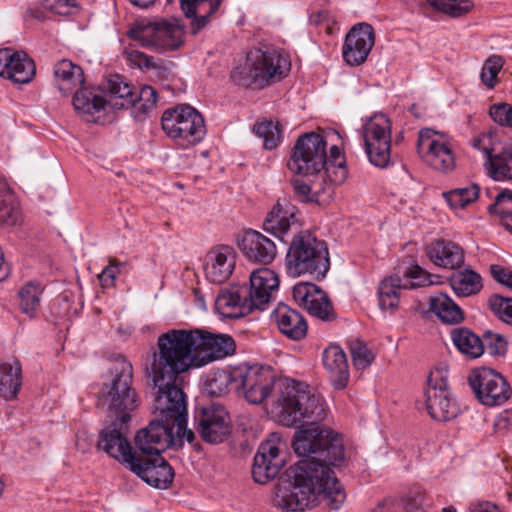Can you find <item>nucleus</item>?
Returning <instances> with one entry per match:
<instances>
[{
    "instance_id": "nucleus-1",
    "label": "nucleus",
    "mask_w": 512,
    "mask_h": 512,
    "mask_svg": "<svg viewBox=\"0 0 512 512\" xmlns=\"http://www.w3.org/2000/svg\"><path fill=\"white\" fill-rule=\"evenodd\" d=\"M271 409L283 426L303 423L295 432L292 446L296 454L306 457L279 477L274 505L287 512H302L318 502L339 509L346 494L331 466L344 461V446L337 433L319 426L329 413L323 398L292 380L279 385Z\"/></svg>"
},
{
    "instance_id": "nucleus-2",
    "label": "nucleus",
    "mask_w": 512,
    "mask_h": 512,
    "mask_svg": "<svg viewBox=\"0 0 512 512\" xmlns=\"http://www.w3.org/2000/svg\"><path fill=\"white\" fill-rule=\"evenodd\" d=\"M174 441L168 429L157 423L139 430L134 438L139 453L127 468L152 487L169 488L174 479V471L161 453Z\"/></svg>"
},
{
    "instance_id": "nucleus-3",
    "label": "nucleus",
    "mask_w": 512,
    "mask_h": 512,
    "mask_svg": "<svg viewBox=\"0 0 512 512\" xmlns=\"http://www.w3.org/2000/svg\"><path fill=\"white\" fill-rule=\"evenodd\" d=\"M196 343L197 339L190 331L173 329L161 334L157 341L158 350L153 353L152 363L146 369L152 382L163 385V380L171 382L191 365L196 366L197 357L191 356Z\"/></svg>"
},
{
    "instance_id": "nucleus-4",
    "label": "nucleus",
    "mask_w": 512,
    "mask_h": 512,
    "mask_svg": "<svg viewBox=\"0 0 512 512\" xmlns=\"http://www.w3.org/2000/svg\"><path fill=\"white\" fill-rule=\"evenodd\" d=\"M140 396L134 387L133 366L119 355L102 383L97 406L106 409L109 417L131 421V413L139 407Z\"/></svg>"
},
{
    "instance_id": "nucleus-5",
    "label": "nucleus",
    "mask_w": 512,
    "mask_h": 512,
    "mask_svg": "<svg viewBox=\"0 0 512 512\" xmlns=\"http://www.w3.org/2000/svg\"><path fill=\"white\" fill-rule=\"evenodd\" d=\"M330 268L329 252L324 241L309 231L293 235L285 257V269L289 276L310 275L323 279Z\"/></svg>"
},
{
    "instance_id": "nucleus-6",
    "label": "nucleus",
    "mask_w": 512,
    "mask_h": 512,
    "mask_svg": "<svg viewBox=\"0 0 512 512\" xmlns=\"http://www.w3.org/2000/svg\"><path fill=\"white\" fill-rule=\"evenodd\" d=\"M290 67L288 58L276 50L251 51L245 62L231 72V79L243 87L262 89L281 80Z\"/></svg>"
},
{
    "instance_id": "nucleus-7",
    "label": "nucleus",
    "mask_w": 512,
    "mask_h": 512,
    "mask_svg": "<svg viewBox=\"0 0 512 512\" xmlns=\"http://www.w3.org/2000/svg\"><path fill=\"white\" fill-rule=\"evenodd\" d=\"M103 91L108 98L94 93L87 88L77 90L73 97L75 110L89 116L104 110L110 105L115 110L131 108L135 102V88L125 82L121 75H111L103 84Z\"/></svg>"
},
{
    "instance_id": "nucleus-8",
    "label": "nucleus",
    "mask_w": 512,
    "mask_h": 512,
    "mask_svg": "<svg viewBox=\"0 0 512 512\" xmlns=\"http://www.w3.org/2000/svg\"><path fill=\"white\" fill-rule=\"evenodd\" d=\"M234 386L239 396L248 403L262 405L268 399L276 400L279 385L289 380H277L273 372L257 365H240L233 369Z\"/></svg>"
},
{
    "instance_id": "nucleus-9",
    "label": "nucleus",
    "mask_w": 512,
    "mask_h": 512,
    "mask_svg": "<svg viewBox=\"0 0 512 512\" xmlns=\"http://www.w3.org/2000/svg\"><path fill=\"white\" fill-rule=\"evenodd\" d=\"M327 165V141L325 137L316 132L305 133L295 142L288 169L296 175L322 176Z\"/></svg>"
},
{
    "instance_id": "nucleus-10",
    "label": "nucleus",
    "mask_w": 512,
    "mask_h": 512,
    "mask_svg": "<svg viewBox=\"0 0 512 512\" xmlns=\"http://www.w3.org/2000/svg\"><path fill=\"white\" fill-rule=\"evenodd\" d=\"M127 36L144 48L166 52L176 50L182 45L184 30L177 21L159 19L134 24L127 31Z\"/></svg>"
},
{
    "instance_id": "nucleus-11",
    "label": "nucleus",
    "mask_w": 512,
    "mask_h": 512,
    "mask_svg": "<svg viewBox=\"0 0 512 512\" xmlns=\"http://www.w3.org/2000/svg\"><path fill=\"white\" fill-rule=\"evenodd\" d=\"M177 380H163L161 383H153L154 389V413L156 419L148 425L157 423L168 429L173 435L175 420L183 424V417L187 416V402L183 390L177 385Z\"/></svg>"
},
{
    "instance_id": "nucleus-12",
    "label": "nucleus",
    "mask_w": 512,
    "mask_h": 512,
    "mask_svg": "<svg viewBox=\"0 0 512 512\" xmlns=\"http://www.w3.org/2000/svg\"><path fill=\"white\" fill-rule=\"evenodd\" d=\"M161 125L169 137L182 139L189 145L199 143L206 133L202 115L190 105L182 104L165 110Z\"/></svg>"
},
{
    "instance_id": "nucleus-13",
    "label": "nucleus",
    "mask_w": 512,
    "mask_h": 512,
    "mask_svg": "<svg viewBox=\"0 0 512 512\" xmlns=\"http://www.w3.org/2000/svg\"><path fill=\"white\" fill-rule=\"evenodd\" d=\"M365 153L369 162L378 168H387L391 163V122L389 118L377 113L363 125Z\"/></svg>"
},
{
    "instance_id": "nucleus-14",
    "label": "nucleus",
    "mask_w": 512,
    "mask_h": 512,
    "mask_svg": "<svg viewBox=\"0 0 512 512\" xmlns=\"http://www.w3.org/2000/svg\"><path fill=\"white\" fill-rule=\"evenodd\" d=\"M448 371L445 368H435L427 378L424 392L426 409L436 421H450L459 414L458 404L451 398L448 389Z\"/></svg>"
},
{
    "instance_id": "nucleus-15",
    "label": "nucleus",
    "mask_w": 512,
    "mask_h": 512,
    "mask_svg": "<svg viewBox=\"0 0 512 512\" xmlns=\"http://www.w3.org/2000/svg\"><path fill=\"white\" fill-rule=\"evenodd\" d=\"M468 383L479 402L488 407L500 406L512 395L507 379L488 367L473 369L468 376Z\"/></svg>"
},
{
    "instance_id": "nucleus-16",
    "label": "nucleus",
    "mask_w": 512,
    "mask_h": 512,
    "mask_svg": "<svg viewBox=\"0 0 512 512\" xmlns=\"http://www.w3.org/2000/svg\"><path fill=\"white\" fill-rule=\"evenodd\" d=\"M442 135L433 129L424 128L418 133L417 151L426 164L441 172L452 171L455 167V157Z\"/></svg>"
},
{
    "instance_id": "nucleus-17",
    "label": "nucleus",
    "mask_w": 512,
    "mask_h": 512,
    "mask_svg": "<svg viewBox=\"0 0 512 512\" xmlns=\"http://www.w3.org/2000/svg\"><path fill=\"white\" fill-rule=\"evenodd\" d=\"M129 422L116 419L105 426L99 433L97 447L126 467L134 460L139 450L133 451L128 440Z\"/></svg>"
},
{
    "instance_id": "nucleus-18",
    "label": "nucleus",
    "mask_w": 512,
    "mask_h": 512,
    "mask_svg": "<svg viewBox=\"0 0 512 512\" xmlns=\"http://www.w3.org/2000/svg\"><path fill=\"white\" fill-rule=\"evenodd\" d=\"M195 421L202 440L210 444L222 443L232 430L229 413L221 405L202 407L197 411Z\"/></svg>"
},
{
    "instance_id": "nucleus-19",
    "label": "nucleus",
    "mask_w": 512,
    "mask_h": 512,
    "mask_svg": "<svg viewBox=\"0 0 512 512\" xmlns=\"http://www.w3.org/2000/svg\"><path fill=\"white\" fill-rule=\"evenodd\" d=\"M295 302L312 317L321 321H333L336 313L332 303L320 287L311 282H300L293 287Z\"/></svg>"
},
{
    "instance_id": "nucleus-20",
    "label": "nucleus",
    "mask_w": 512,
    "mask_h": 512,
    "mask_svg": "<svg viewBox=\"0 0 512 512\" xmlns=\"http://www.w3.org/2000/svg\"><path fill=\"white\" fill-rule=\"evenodd\" d=\"M375 44V31L371 24H355L347 33L342 48L345 62L350 66L364 63Z\"/></svg>"
},
{
    "instance_id": "nucleus-21",
    "label": "nucleus",
    "mask_w": 512,
    "mask_h": 512,
    "mask_svg": "<svg viewBox=\"0 0 512 512\" xmlns=\"http://www.w3.org/2000/svg\"><path fill=\"white\" fill-rule=\"evenodd\" d=\"M300 226L297 207L285 198L277 201L263 222V229L267 233L284 242L289 232H293V235L298 233Z\"/></svg>"
},
{
    "instance_id": "nucleus-22",
    "label": "nucleus",
    "mask_w": 512,
    "mask_h": 512,
    "mask_svg": "<svg viewBox=\"0 0 512 512\" xmlns=\"http://www.w3.org/2000/svg\"><path fill=\"white\" fill-rule=\"evenodd\" d=\"M279 444L275 439H267L260 444L252 465V477L255 482L267 483L283 467L285 459L281 455Z\"/></svg>"
},
{
    "instance_id": "nucleus-23",
    "label": "nucleus",
    "mask_w": 512,
    "mask_h": 512,
    "mask_svg": "<svg viewBox=\"0 0 512 512\" xmlns=\"http://www.w3.org/2000/svg\"><path fill=\"white\" fill-rule=\"evenodd\" d=\"M36 73L34 61L23 51L11 48L0 49V77L10 79L14 83L27 84Z\"/></svg>"
},
{
    "instance_id": "nucleus-24",
    "label": "nucleus",
    "mask_w": 512,
    "mask_h": 512,
    "mask_svg": "<svg viewBox=\"0 0 512 512\" xmlns=\"http://www.w3.org/2000/svg\"><path fill=\"white\" fill-rule=\"evenodd\" d=\"M194 335L197 339L195 351H198L200 355V357L197 358V367L208 364L214 360L222 359L235 352V341L229 335H217L198 331H196Z\"/></svg>"
},
{
    "instance_id": "nucleus-25",
    "label": "nucleus",
    "mask_w": 512,
    "mask_h": 512,
    "mask_svg": "<svg viewBox=\"0 0 512 512\" xmlns=\"http://www.w3.org/2000/svg\"><path fill=\"white\" fill-rule=\"evenodd\" d=\"M278 275L269 268L254 270L249 278L247 298L253 310H265L274 292L278 290Z\"/></svg>"
},
{
    "instance_id": "nucleus-26",
    "label": "nucleus",
    "mask_w": 512,
    "mask_h": 512,
    "mask_svg": "<svg viewBox=\"0 0 512 512\" xmlns=\"http://www.w3.org/2000/svg\"><path fill=\"white\" fill-rule=\"evenodd\" d=\"M244 257L251 263L267 265L277 255L275 243L256 230H248L238 243Z\"/></svg>"
},
{
    "instance_id": "nucleus-27",
    "label": "nucleus",
    "mask_w": 512,
    "mask_h": 512,
    "mask_svg": "<svg viewBox=\"0 0 512 512\" xmlns=\"http://www.w3.org/2000/svg\"><path fill=\"white\" fill-rule=\"evenodd\" d=\"M235 268V252L230 246L211 250L206 259L205 275L209 282L221 284L228 280Z\"/></svg>"
},
{
    "instance_id": "nucleus-28",
    "label": "nucleus",
    "mask_w": 512,
    "mask_h": 512,
    "mask_svg": "<svg viewBox=\"0 0 512 512\" xmlns=\"http://www.w3.org/2000/svg\"><path fill=\"white\" fill-rule=\"evenodd\" d=\"M426 253L432 263L436 266L457 269L464 263L463 248L450 240L437 239L426 247Z\"/></svg>"
},
{
    "instance_id": "nucleus-29",
    "label": "nucleus",
    "mask_w": 512,
    "mask_h": 512,
    "mask_svg": "<svg viewBox=\"0 0 512 512\" xmlns=\"http://www.w3.org/2000/svg\"><path fill=\"white\" fill-rule=\"evenodd\" d=\"M215 308L225 318H240L253 311L247 298V287L222 290L216 298Z\"/></svg>"
},
{
    "instance_id": "nucleus-30",
    "label": "nucleus",
    "mask_w": 512,
    "mask_h": 512,
    "mask_svg": "<svg viewBox=\"0 0 512 512\" xmlns=\"http://www.w3.org/2000/svg\"><path fill=\"white\" fill-rule=\"evenodd\" d=\"M271 318L276 322L279 331L292 340H301L307 334L308 326L305 318L284 303L277 305Z\"/></svg>"
},
{
    "instance_id": "nucleus-31",
    "label": "nucleus",
    "mask_w": 512,
    "mask_h": 512,
    "mask_svg": "<svg viewBox=\"0 0 512 512\" xmlns=\"http://www.w3.org/2000/svg\"><path fill=\"white\" fill-rule=\"evenodd\" d=\"M322 361L332 386L338 390L344 389L349 380L348 361L344 351L339 346H329L323 351Z\"/></svg>"
},
{
    "instance_id": "nucleus-32",
    "label": "nucleus",
    "mask_w": 512,
    "mask_h": 512,
    "mask_svg": "<svg viewBox=\"0 0 512 512\" xmlns=\"http://www.w3.org/2000/svg\"><path fill=\"white\" fill-rule=\"evenodd\" d=\"M321 178V182L313 181L311 184L300 179H292L290 183L295 197L304 203H318L322 196L331 197L334 186L326 178Z\"/></svg>"
},
{
    "instance_id": "nucleus-33",
    "label": "nucleus",
    "mask_w": 512,
    "mask_h": 512,
    "mask_svg": "<svg viewBox=\"0 0 512 512\" xmlns=\"http://www.w3.org/2000/svg\"><path fill=\"white\" fill-rule=\"evenodd\" d=\"M448 281L454 293L460 297L476 295L483 287L481 275L470 268L454 272Z\"/></svg>"
},
{
    "instance_id": "nucleus-34",
    "label": "nucleus",
    "mask_w": 512,
    "mask_h": 512,
    "mask_svg": "<svg viewBox=\"0 0 512 512\" xmlns=\"http://www.w3.org/2000/svg\"><path fill=\"white\" fill-rule=\"evenodd\" d=\"M430 310L447 324H458L464 319L461 308L444 293H438L429 298Z\"/></svg>"
},
{
    "instance_id": "nucleus-35",
    "label": "nucleus",
    "mask_w": 512,
    "mask_h": 512,
    "mask_svg": "<svg viewBox=\"0 0 512 512\" xmlns=\"http://www.w3.org/2000/svg\"><path fill=\"white\" fill-rule=\"evenodd\" d=\"M483 152L487 156L488 173L494 180H512V147L504 148L497 155H492L488 148H484Z\"/></svg>"
},
{
    "instance_id": "nucleus-36",
    "label": "nucleus",
    "mask_w": 512,
    "mask_h": 512,
    "mask_svg": "<svg viewBox=\"0 0 512 512\" xmlns=\"http://www.w3.org/2000/svg\"><path fill=\"white\" fill-rule=\"evenodd\" d=\"M54 76L59 83V89L64 92H70L85 82L82 68L67 59H63L55 65Z\"/></svg>"
},
{
    "instance_id": "nucleus-37",
    "label": "nucleus",
    "mask_w": 512,
    "mask_h": 512,
    "mask_svg": "<svg viewBox=\"0 0 512 512\" xmlns=\"http://www.w3.org/2000/svg\"><path fill=\"white\" fill-rule=\"evenodd\" d=\"M408 289V284H402L399 276H389L383 279L378 287L379 306L382 310H395L399 305L400 293Z\"/></svg>"
},
{
    "instance_id": "nucleus-38",
    "label": "nucleus",
    "mask_w": 512,
    "mask_h": 512,
    "mask_svg": "<svg viewBox=\"0 0 512 512\" xmlns=\"http://www.w3.org/2000/svg\"><path fill=\"white\" fill-rule=\"evenodd\" d=\"M22 385L21 366L18 361L13 364L3 363L0 365V396L6 400L17 396Z\"/></svg>"
},
{
    "instance_id": "nucleus-39",
    "label": "nucleus",
    "mask_w": 512,
    "mask_h": 512,
    "mask_svg": "<svg viewBox=\"0 0 512 512\" xmlns=\"http://www.w3.org/2000/svg\"><path fill=\"white\" fill-rule=\"evenodd\" d=\"M451 338L457 349L464 355L475 359L483 354L482 340L468 328H454Z\"/></svg>"
},
{
    "instance_id": "nucleus-40",
    "label": "nucleus",
    "mask_w": 512,
    "mask_h": 512,
    "mask_svg": "<svg viewBox=\"0 0 512 512\" xmlns=\"http://www.w3.org/2000/svg\"><path fill=\"white\" fill-rule=\"evenodd\" d=\"M347 173L345 159L341 149L337 145H332L330 154L329 156L327 155V165L324 169V175L328 181L335 186L346 180Z\"/></svg>"
},
{
    "instance_id": "nucleus-41",
    "label": "nucleus",
    "mask_w": 512,
    "mask_h": 512,
    "mask_svg": "<svg viewBox=\"0 0 512 512\" xmlns=\"http://www.w3.org/2000/svg\"><path fill=\"white\" fill-rule=\"evenodd\" d=\"M42 293L43 288L38 282H28L18 292L20 309L30 318H34L37 314Z\"/></svg>"
},
{
    "instance_id": "nucleus-42",
    "label": "nucleus",
    "mask_w": 512,
    "mask_h": 512,
    "mask_svg": "<svg viewBox=\"0 0 512 512\" xmlns=\"http://www.w3.org/2000/svg\"><path fill=\"white\" fill-rule=\"evenodd\" d=\"M13 200L6 183L0 180V226H13L19 221L20 212Z\"/></svg>"
},
{
    "instance_id": "nucleus-43",
    "label": "nucleus",
    "mask_w": 512,
    "mask_h": 512,
    "mask_svg": "<svg viewBox=\"0 0 512 512\" xmlns=\"http://www.w3.org/2000/svg\"><path fill=\"white\" fill-rule=\"evenodd\" d=\"M157 102V92L149 85H144L139 91L135 90V102L131 105L132 115L136 119H142L150 112Z\"/></svg>"
},
{
    "instance_id": "nucleus-44",
    "label": "nucleus",
    "mask_w": 512,
    "mask_h": 512,
    "mask_svg": "<svg viewBox=\"0 0 512 512\" xmlns=\"http://www.w3.org/2000/svg\"><path fill=\"white\" fill-rule=\"evenodd\" d=\"M426 3L435 11L452 18L466 15L473 8L470 0H426Z\"/></svg>"
},
{
    "instance_id": "nucleus-45",
    "label": "nucleus",
    "mask_w": 512,
    "mask_h": 512,
    "mask_svg": "<svg viewBox=\"0 0 512 512\" xmlns=\"http://www.w3.org/2000/svg\"><path fill=\"white\" fill-rule=\"evenodd\" d=\"M504 58L500 55H491L485 61L481 69V83L488 89H494L499 83L498 74L504 66Z\"/></svg>"
},
{
    "instance_id": "nucleus-46",
    "label": "nucleus",
    "mask_w": 512,
    "mask_h": 512,
    "mask_svg": "<svg viewBox=\"0 0 512 512\" xmlns=\"http://www.w3.org/2000/svg\"><path fill=\"white\" fill-rule=\"evenodd\" d=\"M253 131L262 138L264 147L268 150L276 148L281 139V131L278 123L263 121L254 125Z\"/></svg>"
},
{
    "instance_id": "nucleus-47",
    "label": "nucleus",
    "mask_w": 512,
    "mask_h": 512,
    "mask_svg": "<svg viewBox=\"0 0 512 512\" xmlns=\"http://www.w3.org/2000/svg\"><path fill=\"white\" fill-rule=\"evenodd\" d=\"M349 350L352 356L353 365L358 370H363L369 367L375 358L367 345L359 339H352L349 341Z\"/></svg>"
},
{
    "instance_id": "nucleus-48",
    "label": "nucleus",
    "mask_w": 512,
    "mask_h": 512,
    "mask_svg": "<svg viewBox=\"0 0 512 512\" xmlns=\"http://www.w3.org/2000/svg\"><path fill=\"white\" fill-rule=\"evenodd\" d=\"M488 304L495 316L512 326V298L494 294L489 298Z\"/></svg>"
},
{
    "instance_id": "nucleus-49",
    "label": "nucleus",
    "mask_w": 512,
    "mask_h": 512,
    "mask_svg": "<svg viewBox=\"0 0 512 512\" xmlns=\"http://www.w3.org/2000/svg\"><path fill=\"white\" fill-rule=\"evenodd\" d=\"M234 384L233 370L215 373L207 383V389L214 396H222L228 392V384Z\"/></svg>"
},
{
    "instance_id": "nucleus-50",
    "label": "nucleus",
    "mask_w": 512,
    "mask_h": 512,
    "mask_svg": "<svg viewBox=\"0 0 512 512\" xmlns=\"http://www.w3.org/2000/svg\"><path fill=\"white\" fill-rule=\"evenodd\" d=\"M405 275L410 279L407 282L408 288L429 286L437 283L436 279H438V276L428 273L417 264L413 265Z\"/></svg>"
},
{
    "instance_id": "nucleus-51",
    "label": "nucleus",
    "mask_w": 512,
    "mask_h": 512,
    "mask_svg": "<svg viewBox=\"0 0 512 512\" xmlns=\"http://www.w3.org/2000/svg\"><path fill=\"white\" fill-rule=\"evenodd\" d=\"M482 345L483 351L487 350L490 355H504L507 351V340L498 333L486 331L483 334Z\"/></svg>"
},
{
    "instance_id": "nucleus-52",
    "label": "nucleus",
    "mask_w": 512,
    "mask_h": 512,
    "mask_svg": "<svg viewBox=\"0 0 512 512\" xmlns=\"http://www.w3.org/2000/svg\"><path fill=\"white\" fill-rule=\"evenodd\" d=\"M488 212L498 214L500 218L512 217V190H502L488 207Z\"/></svg>"
},
{
    "instance_id": "nucleus-53",
    "label": "nucleus",
    "mask_w": 512,
    "mask_h": 512,
    "mask_svg": "<svg viewBox=\"0 0 512 512\" xmlns=\"http://www.w3.org/2000/svg\"><path fill=\"white\" fill-rule=\"evenodd\" d=\"M489 115L500 126L512 128V105L508 103L493 104L489 108Z\"/></svg>"
},
{
    "instance_id": "nucleus-54",
    "label": "nucleus",
    "mask_w": 512,
    "mask_h": 512,
    "mask_svg": "<svg viewBox=\"0 0 512 512\" xmlns=\"http://www.w3.org/2000/svg\"><path fill=\"white\" fill-rule=\"evenodd\" d=\"M222 0H180V7L186 17L195 14L197 7L210 5V13H215L220 7Z\"/></svg>"
},
{
    "instance_id": "nucleus-55",
    "label": "nucleus",
    "mask_w": 512,
    "mask_h": 512,
    "mask_svg": "<svg viewBox=\"0 0 512 512\" xmlns=\"http://www.w3.org/2000/svg\"><path fill=\"white\" fill-rule=\"evenodd\" d=\"M183 424L180 423V420H175L174 429H173V437L175 439V443L170 447H181L183 439H185L188 443H192L195 439V434L191 429L187 428V416L183 417Z\"/></svg>"
},
{
    "instance_id": "nucleus-56",
    "label": "nucleus",
    "mask_w": 512,
    "mask_h": 512,
    "mask_svg": "<svg viewBox=\"0 0 512 512\" xmlns=\"http://www.w3.org/2000/svg\"><path fill=\"white\" fill-rule=\"evenodd\" d=\"M45 9L58 15H68L76 6V0H42Z\"/></svg>"
},
{
    "instance_id": "nucleus-57",
    "label": "nucleus",
    "mask_w": 512,
    "mask_h": 512,
    "mask_svg": "<svg viewBox=\"0 0 512 512\" xmlns=\"http://www.w3.org/2000/svg\"><path fill=\"white\" fill-rule=\"evenodd\" d=\"M128 59L130 62L137 67L143 69L157 68L156 63L154 62V58L146 55L143 52L138 50H132L128 53Z\"/></svg>"
},
{
    "instance_id": "nucleus-58",
    "label": "nucleus",
    "mask_w": 512,
    "mask_h": 512,
    "mask_svg": "<svg viewBox=\"0 0 512 512\" xmlns=\"http://www.w3.org/2000/svg\"><path fill=\"white\" fill-rule=\"evenodd\" d=\"M121 263L116 259H111L110 264L99 275L102 286H109L116 279V269Z\"/></svg>"
},
{
    "instance_id": "nucleus-59",
    "label": "nucleus",
    "mask_w": 512,
    "mask_h": 512,
    "mask_svg": "<svg viewBox=\"0 0 512 512\" xmlns=\"http://www.w3.org/2000/svg\"><path fill=\"white\" fill-rule=\"evenodd\" d=\"M203 7L204 6H201L200 8L197 7L195 10V14L191 15L189 17V18H193L191 21V31L193 34H197L202 28H204L209 22V17L213 14V13H210V7H209L207 12H205L203 15L197 16L196 12L198 10H201Z\"/></svg>"
},
{
    "instance_id": "nucleus-60",
    "label": "nucleus",
    "mask_w": 512,
    "mask_h": 512,
    "mask_svg": "<svg viewBox=\"0 0 512 512\" xmlns=\"http://www.w3.org/2000/svg\"><path fill=\"white\" fill-rule=\"evenodd\" d=\"M469 512H503L501 508L490 501H479L471 503L469 506Z\"/></svg>"
},
{
    "instance_id": "nucleus-61",
    "label": "nucleus",
    "mask_w": 512,
    "mask_h": 512,
    "mask_svg": "<svg viewBox=\"0 0 512 512\" xmlns=\"http://www.w3.org/2000/svg\"><path fill=\"white\" fill-rule=\"evenodd\" d=\"M443 197L452 209L464 208V200L461 198V191L456 189L443 193Z\"/></svg>"
},
{
    "instance_id": "nucleus-62",
    "label": "nucleus",
    "mask_w": 512,
    "mask_h": 512,
    "mask_svg": "<svg viewBox=\"0 0 512 512\" xmlns=\"http://www.w3.org/2000/svg\"><path fill=\"white\" fill-rule=\"evenodd\" d=\"M456 190L461 191V198H463V202L467 206L478 198L480 188L478 185L472 184L470 187L457 188Z\"/></svg>"
},
{
    "instance_id": "nucleus-63",
    "label": "nucleus",
    "mask_w": 512,
    "mask_h": 512,
    "mask_svg": "<svg viewBox=\"0 0 512 512\" xmlns=\"http://www.w3.org/2000/svg\"><path fill=\"white\" fill-rule=\"evenodd\" d=\"M490 272L494 280L502 285L508 281L507 278H509L512 273L500 265H491Z\"/></svg>"
},
{
    "instance_id": "nucleus-64",
    "label": "nucleus",
    "mask_w": 512,
    "mask_h": 512,
    "mask_svg": "<svg viewBox=\"0 0 512 512\" xmlns=\"http://www.w3.org/2000/svg\"><path fill=\"white\" fill-rule=\"evenodd\" d=\"M26 13L29 17L40 21L46 17L44 11L40 8H28Z\"/></svg>"
}]
</instances>
